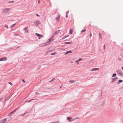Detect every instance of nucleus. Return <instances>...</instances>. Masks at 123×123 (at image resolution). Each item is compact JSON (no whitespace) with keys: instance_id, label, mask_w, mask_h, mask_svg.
<instances>
[{"instance_id":"f257e3e1","label":"nucleus","mask_w":123,"mask_h":123,"mask_svg":"<svg viewBox=\"0 0 123 123\" xmlns=\"http://www.w3.org/2000/svg\"><path fill=\"white\" fill-rule=\"evenodd\" d=\"M11 10V8H5L2 10V12H3L5 13H8Z\"/></svg>"},{"instance_id":"f03ea898","label":"nucleus","mask_w":123,"mask_h":123,"mask_svg":"<svg viewBox=\"0 0 123 123\" xmlns=\"http://www.w3.org/2000/svg\"><path fill=\"white\" fill-rule=\"evenodd\" d=\"M35 35L36 36L38 37L39 39L41 38L40 37H43V35H42L37 33H35Z\"/></svg>"},{"instance_id":"7ed1b4c3","label":"nucleus","mask_w":123,"mask_h":123,"mask_svg":"<svg viewBox=\"0 0 123 123\" xmlns=\"http://www.w3.org/2000/svg\"><path fill=\"white\" fill-rule=\"evenodd\" d=\"M72 118L71 117H67V120H68L70 122L73 121L74 120V119H72Z\"/></svg>"},{"instance_id":"20e7f679","label":"nucleus","mask_w":123,"mask_h":123,"mask_svg":"<svg viewBox=\"0 0 123 123\" xmlns=\"http://www.w3.org/2000/svg\"><path fill=\"white\" fill-rule=\"evenodd\" d=\"M7 59V58L6 57H2L0 59V61H6Z\"/></svg>"},{"instance_id":"39448f33","label":"nucleus","mask_w":123,"mask_h":123,"mask_svg":"<svg viewBox=\"0 0 123 123\" xmlns=\"http://www.w3.org/2000/svg\"><path fill=\"white\" fill-rule=\"evenodd\" d=\"M99 69V68H93L91 70V71H96L97 70H98Z\"/></svg>"},{"instance_id":"423d86ee","label":"nucleus","mask_w":123,"mask_h":123,"mask_svg":"<svg viewBox=\"0 0 123 123\" xmlns=\"http://www.w3.org/2000/svg\"><path fill=\"white\" fill-rule=\"evenodd\" d=\"M61 30H59L57 31H55L53 35H56L60 31H61Z\"/></svg>"},{"instance_id":"0eeeda50","label":"nucleus","mask_w":123,"mask_h":123,"mask_svg":"<svg viewBox=\"0 0 123 123\" xmlns=\"http://www.w3.org/2000/svg\"><path fill=\"white\" fill-rule=\"evenodd\" d=\"M72 52V51H71V50H70V51H68L65 54V55H66L69 53H71Z\"/></svg>"},{"instance_id":"6e6552de","label":"nucleus","mask_w":123,"mask_h":123,"mask_svg":"<svg viewBox=\"0 0 123 123\" xmlns=\"http://www.w3.org/2000/svg\"><path fill=\"white\" fill-rule=\"evenodd\" d=\"M73 31L72 29H70L69 30V33L70 34H72L73 33Z\"/></svg>"},{"instance_id":"1a4fd4ad","label":"nucleus","mask_w":123,"mask_h":123,"mask_svg":"<svg viewBox=\"0 0 123 123\" xmlns=\"http://www.w3.org/2000/svg\"><path fill=\"white\" fill-rule=\"evenodd\" d=\"M60 16H59L56 18V20L58 21H59L60 19Z\"/></svg>"},{"instance_id":"9d476101","label":"nucleus","mask_w":123,"mask_h":123,"mask_svg":"<svg viewBox=\"0 0 123 123\" xmlns=\"http://www.w3.org/2000/svg\"><path fill=\"white\" fill-rule=\"evenodd\" d=\"M123 82V80H119L118 82H117L118 84H119L120 83H121Z\"/></svg>"},{"instance_id":"9b49d317","label":"nucleus","mask_w":123,"mask_h":123,"mask_svg":"<svg viewBox=\"0 0 123 123\" xmlns=\"http://www.w3.org/2000/svg\"><path fill=\"white\" fill-rule=\"evenodd\" d=\"M68 37V36H64L62 38V39H65L67 37Z\"/></svg>"},{"instance_id":"f8f14e48","label":"nucleus","mask_w":123,"mask_h":123,"mask_svg":"<svg viewBox=\"0 0 123 123\" xmlns=\"http://www.w3.org/2000/svg\"><path fill=\"white\" fill-rule=\"evenodd\" d=\"M24 30L25 31V33H26V32H27V28H25Z\"/></svg>"},{"instance_id":"ddd939ff","label":"nucleus","mask_w":123,"mask_h":123,"mask_svg":"<svg viewBox=\"0 0 123 123\" xmlns=\"http://www.w3.org/2000/svg\"><path fill=\"white\" fill-rule=\"evenodd\" d=\"M75 82L74 80H70L69 81V82L70 83H74Z\"/></svg>"},{"instance_id":"4468645a","label":"nucleus","mask_w":123,"mask_h":123,"mask_svg":"<svg viewBox=\"0 0 123 123\" xmlns=\"http://www.w3.org/2000/svg\"><path fill=\"white\" fill-rule=\"evenodd\" d=\"M57 53H56V52H55V53H52L51 54V55H55Z\"/></svg>"},{"instance_id":"2eb2a0df","label":"nucleus","mask_w":123,"mask_h":123,"mask_svg":"<svg viewBox=\"0 0 123 123\" xmlns=\"http://www.w3.org/2000/svg\"><path fill=\"white\" fill-rule=\"evenodd\" d=\"M82 60V59L81 58H80L79 59H78V61L79 62L81 61Z\"/></svg>"},{"instance_id":"dca6fc26","label":"nucleus","mask_w":123,"mask_h":123,"mask_svg":"<svg viewBox=\"0 0 123 123\" xmlns=\"http://www.w3.org/2000/svg\"><path fill=\"white\" fill-rule=\"evenodd\" d=\"M4 120H3L0 121V123H4Z\"/></svg>"},{"instance_id":"f3484780","label":"nucleus","mask_w":123,"mask_h":123,"mask_svg":"<svg viewBox=\"0 0 123 123\" xmlns=\"http://www.w3.org/2000/svg\"><path fill=\"white\" fill-rule=\"evenodd\" d=\"M116 75V74H113L112 75V77H114Z\"/></svg>"},{"instance_id":"a211bd4d","label":"nucleus","mask_w":123,"mask_h":123,"mask_svg":"<svg viewBox=\"0 0 123 123\" xmlns=\"http://www.w3.org/2000/svg\"><path fill=\"white\" fill-rule=\"evenodd\" d=\"M86 31V30H82V31H81V33H82V32H85V31Z\"/></svg>"},{"instance_id":"6ab92c4d","label":"nucleus","mask_w":123,"mask_h":123,"mask_svg":"<svg viewBox=\"0 0 123 123\" xmlns=\"http://www.w3.org/2000/svg\"><path fill=\"white\" fill-rule=\"evenodd\" d=\"M68 12H67L66 14V17H67V18L68 17Z\"/></svg>"},{"instance_id":"aec40b11","label":"nucleus","mask_w":123,"mask_h":123,"mask_svg":"<svg viewBox=\"0 0 123 123\" xmlns=\"http://www.w3.org/2000/svg\"><path fill=\"white\" fill-rule=\"evenodd\" d=\"M16 110H17V109H15L11 113H13V112H15L16 111Z\"/></svg>"},{"instance_id":"412c9836","label":"nucleus","mask_w":123,"mask_h":123,"mask_svg":"<svg viewBox=\"0 0 123 123\" xmlns=\"http://www.w3.org/2000/svg\"><path fill=\"white\" fill-rule=\"evenodd\" d=\"M58 123V121H56L55 122H52L51 123Z\"/></svg>"},{"instance_id":"4be33fe9","label":"nucleus","mask_w":123,"mask_h":123,"mask_svg":"<svg viewBox=\"0 0 123 123\" xmlns=\"http://www.w3.org/2000/svg\"><path fill=\"white\" fill-rule=\"evenodd\" d=\"M5 27H6L7 29H8L9 28L8 26L6 25H5Z\"/></svg>"},{"instance_id":"5701e85b","label":"nucleus","mask_w":123,"mask_h":123,"mask_svg":"<svg viewBox=\"0 0 123 123\" xmlns=\"http://www.w3.org/2000/svg\"><path fill=\"white\" fill-rule=\"evenodd\" d=\"M71 43L70 42H66L65 43V44H70Z\"/></svg>"},{"instance_id":"b1692460","label":"nucleus","mask_w":123,"mask_h":123,"mask_svg":"<svg viewBox=\"0 0 123 123\" xmlns=\"http://www.w3.org/2000/svg\"><path fill=\"white\" fill-rule=\"evenodd\" d=\"M8 83L9 84H10L11 85H12V83L11 82H8Z\"/></svg>"},{"instance_id":"393cba45","label":"nucleus","mask_w":123,"mask_h":123,"mask_svg":"<svg viewBox=\"0 0 123 123\" xmlns=\"http://www.w3.org/2000/svg\"><path fill=\"white\" fill-rule=\"evenodd\" d=\"M115 78H113L112 79V81H115Z\"/></svg>"},{"instance_id":"a878e982","label":"nucleus","mask_w":123,"mask_h":123,"mask_svg":"<svg viewBox=\"0 0 123 123\" xmlns=\"http://www.w3.org/2000/svg\"><path fill=\"white\" fill-rule=\"evenodd\" d=\"M79 118V117H77L76 118H74V119H78Z\"/></svg>"},{"instance_id":"bb28decb","label":"nucleus","mask_w":123,"mask_h":123,"mask_svg":"<svg viewBox=\"0 0 123 123\" xmlns=\"http://www.w3.org/2000/svg\"><path fill=\"white\" fill-rule=\"evenodd\" d=\"M14 1H11L9 2V3H11V2L14 3Z\"/></svg>"},{"instance_id":"cd10ccee","label":"nucleus","mask_w":123,"mask_h":123,"mask_svg":"<svg viewBox=\"0 0 123 123\" xmlns=\"http://www.w3.org/2000/svg\"><path fill=\"white\" fill-rule=\"evenodd\" d=\"M36 16H38H38H40L39 15H38L37 14H36Z\"/></svg>"},{"instance_id":"c85d7f7f","label":"nucleus","mask_w":123,"mask_h":123,"mask_svg":"<svg viewBox=\"0 0 123 123\" xmlns=\"http://www.w3.org/2000/svg\"><path fill=\"white\" fill-rule=\"evenodd\" d=\"M22 81L24 83H25V81L24 80H22Z\"/></svg>"},{"instance_id":"c756f323","label":"nucleus","mask_w":123,"mask_h":123,"mask_svg":"<svg viewBox=\"0 0 123 123\" xmlns=\"http://www.w3.org/2000/svg\"><path fill=\"white\" fill-rule=\"evenodd\" d=\"M33 100V99H31V100H29V101H27V102H30L31 101V100Z\"/></svg>"},{"instance_id":"7c9ffc66","label":"nucleus","mask_w":123,"mask_h":123,"mask_svg":"<svg viewBox=\"0 0 123 123\" xmlns=\"http://www.w3.org/2000/svg\"><path fill=\"white\" fill-rule=\"evenodd\" d=\"M75 62H78V60H77V61H75Z\"/></svg>"},{"instance_id":"2f4dec72","label":"nucleus","mask_w":123,"mask_h":123,"mask_svg":"<svg viewBox=\"0 0 123 123\" xmlns=\"http://www.w3.org/2000/svg\"><path fill=\"white\" fill-rule=\"evenodd\" d=\"M104 49H105V45H104Z\"/></svg>"},{"instance_id":"473e14b6","label":"nucleus","mask_w":123,"mask_h":123,"mask_svg":"<svg viewBox=\"0 0 123 123\" xmlns=\"http://www.w3.org/2000/svg\"><path fill=\"white\" fill-rule=\"evenodd\" d=\"M92 36V33H91L90 34V37H91Z\"/></svg>"},{"instance_id":"72a5a7b5","label":"nucleus","mask_w":123,"mask_h":123,"mask_svg":"<svg viewBox=\"0 0 123 123\" xmlns=\"http://www.w3.org/2000/svg\"><path fill=\"white\" fill-rule=\"evenodd\" d=\"M99 37H100V38H101V37H101V35H100V36H99Z\"/></svg>"},{"instance_id":"f704fd0d","label":"nucleus","mask_w":123,"mask_h":123,"mask_svg":"<svg viewBox=\"0 0 123 123\" xmlns=\"http://www.w3.org/2000/svg\"><path fill=\"white\" fill-rule=\"evenodd\" d=\"M115 78V79H117V77H116Z\"/></svg>"},{"instance_id":"c9c22d12","label":"nucleus","mask_w":123,"mask_h":123,"mask_svg":"<svg viewBox=\"0 0 123 123\" xmlns=\"http://www.w3.org/2000/svg\"><path fill=\"white\" fill-rule=\"evenodd\" d=\"M121 68H122V69L123 70V67H121Z\"/></svg>"},{"instance_id":"e433bc0d","label":"nucleus","mask_w":123,"mask_h":123,"mask_svg":"<svg viewBox=\"0 0 123 123\" xmlns=\"http://www.w3.org/2000/svg\"><path fill=\"white\" fill-rule=\"evenodd\" d=\"M38 3H39L40 2H39V0L38 1Z\"/></svg>"},{"instance_id":"4c0bfd02","label":"nucleus","mask_w":123,"mask_h":123,"mask_svg":"<svg viewBox=\"0 0 123 123\" xmlns=\"http://www.w3.org/2000/svg\"><path fill=\"white\" fill-rule=\"evenodd\" d=\"M71 63H73V62H71Z\"/></svg>"},{"instance_id":"58836bf2","label":"nucleus","mask_w":123,"mask_h":123,"mask_svg":"<svg viewBox=\"0 0 123 123\" xmlns=\"http://www.w3.org/2000/svg\"><path fill=\"white\" fill-rule=\"evenodd\" d=\"M99 36H100V35H101V34H100V33H99Z\"/></svg>"},{"instance_id":"ea45409f","label":"nucleus","mask_w":123,"mask_h":123,"mask_svg":"<svg viewBox=\"0 0 123 123\" xmlns=\"http://www.w3.org/2000/svg\"><path fill=\"white\" fill-rule=\"evenodd\" d=\"M54 79H52V81H53V80Z\"/></svg>"},{"instance_id":"a19ab883","label":"nucleus","mask_w":123,"mask_h":123,"mask_svg":"<svg viewBox=\"0 0 123 123\" xmlns=\"http://www.w3.org/2000/svg\"><path fill=\"white\" fill-rule=\"evenodd\" d=\"M61 86H60V88H61Z\"/></svg>"},{"instance_id":"79ce46f5","label":"nucleus","mask_w":123,"mask_h":123,"mask_svg":"<svg viewBox=\"0 0 123 123\" xmlns=\"http://www.w3.org/2000/svg\"><path fill=\"white\" fill-rule=\"evenodd\" d=\"M119 60H121L120 58Z\"/></svg>"},{"instance_id":"37998d69","label":"nucleus","mask_w":123,"mask_h":123,"mask_svg":"<svg viewBox=\"0 0 123 123\" xmlns=\"http://www.w3.org/2000/svg\"><path fill=\"white\" fill-rule=\"evenodd\" d=\"M119 60H121L120 58Z\"/></svg>"}]
</instances>
